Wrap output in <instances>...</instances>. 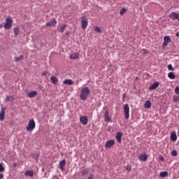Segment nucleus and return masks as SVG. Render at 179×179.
I'll return each instance as SVG.
<instances>
[{"label": "nucleus", "instance_id": "nucleus-1", "mask_svg": "<svg viewBox=\"0 0 179 179\" xmlns=\"http://www.w3.org/2000/svg\"><path fill=\"white\" fill-rule=\"evenodd\" d=\"M89 94H90V89H89V87H84L81 90L80 99L83 100V101H85V100H87V97H89Z\"/></svg>", "mask_w": 179, "mask_h": 179}, {"label": "nucleus", "instance_id": "nucleus-2", "mask_svg": "<svg viewBox=\"0 0 179 179\" xmlns=\"http://www.w3.org/2000/svg\"><path fill=\"white\" fill-rule=\"evenodd\" d=\"M80 23H81V27L83 30H85L87 28V26H89V20L86 17V16L83 15L80 17Z\"/></svg>", "mask_w": 179, "mask_h": 179}, {"label": "nucleus", "instance_id": "nucleus-3", "mask_svg": "<svg viewBox=\"0 0 179 179\" xmlns=\"http://www.w3.org/2000/svg\"><path fill=\"white\" fill-rule=\"evenodd\" d=\"M12 23H13V20H12V17H8L6 19V23L3 25L4 29H6V30H9V29L12 27Z\"/></svg>", "mask_w": 179, "mask_h": 179}, {"label": "nucleus", "instance_id": "nucleus-4", "mask_svg": "<svg viewBox=\"0 0 179 179\" xmlns=\"http://www.w3.org/2000/svg\"><path fill=\"white\" fill-rule=\"evenodd\" d=\"M34 128H36V122H34V119H31L27 126V131L31 132Z\"/></svg>", "mask_w": 179, "mask_h": 179}, {"label": "nucleus", "instance_id": "nucleus-5", "mask_svg": "<svg viewBox=\"0 0 179 179\" xmlns=\"http://www.w3.org/2000/svg\"><path fill=\"white\" fill-rule=\"evenodd\" d=\"M124 113L125 120H128L129 118V105L128 103L124 106Z\"/></svg>", "mask_w": 179, "mask_h": 179}, {"label": "nucleus", "instance_id": "nucleus-6", "mask_svg": "<svg viewBox=\"0 0 179 179\" xmlns=\"http://www.w3.org/2000/svg\"><path fill=\"white\" fill-rule=\"evenodd\" d=\"M57 26V20L55 18H52L50 22H48L45 24L46 27H55Z\"/></svg>", "mask_w": 179, "mask_h": 179}, {"label": "nucleus", "instance_id": "nucleus-7", "mask_svg": "<svg viewBox=\"0 0 179 179\" xmlns=\"http://www.w3.org/2000/svg\"><path fill=\"white\" fill-rule=\"evenodd\" d=\"M169 43H171V39L170 38V36H164V43L162 44L163 47H167Z\"/></svg>", "mask_w": 179, "mask_h": 179}, {"label": "nucleus", "instance_id": "nucleus-8", "mask_svg": "<svg viewBox=\"0 0 179 179\" xmlns=\"http://www.w3.org/2000/svg\"><path fill=\"white\" fill-rule=\"evenodd\" d=\"M5 111H6V108L1 107L0 110V121L5 120Z\"/></svg>", "mask_w": 179, "mask_h": 179}, {"label": "nucleus", "instance_id": "nucleus-9", "mask_svg": "<svg viewBox=\"0 0 179 179\" xmlns=\"http://www.w3.org/2000/svg\"><path fill=\"white\" fill-rule=\"evenodd\" d=\"M88 122L89 120L87 119V116L80 117V122H82L83 125H87Z\"/></svg>", "mask_w": 179, "mask_h": 179}, {"label": "nucleus", "instance_id": "nucleus-10", "mask_svg": "<svg viewBox=\"0 0 179 179\" xmlns=\"http://www.w3.org/2000/svg\"><path fill=\"white\" fill-rule=\"evenodd\" d=\"M114 143H115V142L114 141V140H110L108 142L106 143L105 144V148L106 149H110V148H112V146H114Z\"/></svg>", "mask_w": 179, "mask_h": 179}, {"label": "nucleus", "instance_id": "nucleus-11", "mask_svg": "<svg viewBox=\"0 0 179 179\" xmlns=\"http://www.w3.org/2000/svg\"><path fill=\"white\" fill-rule=\"evenodd\" d=\"M65 164H66V161L65 159L62 160L59 163V166L61 171H64L65 170Z\"/></svg>", "mask_w": 179, "mask_h": 179}, {"label": "nucleus", "instance_id": "nucleus-12", "mask_svg": "<svg viewBox=\"0 0 179 179\" xmlns=\"http://www.w3.org/2000/svg\"><path fill=\"white\" fill-rule=\"evenodd\" d=\"M122 135H124L122 132L120 131L116 134L115 138L119 143H121V142H122Z\"/></svg>", "mask_w": 179, "mask_h": 179}, {"label": "nucleus", "instance_id": "nucleus-13", "mask_svg": "<svg viewBox=\"0 0 179 179\" xmlns=\"http://www.w3.org/2000/svg\"><path fill=\"white\" fill-rule=\"evenodd\" d=\"M104 120H105V121H107V122H110V121H111V118H110V113L108 112V109H107L105 111Z\"/></svg>", "mask_w": 179, "mask_h": 179}, {"label": "nucleus", "instance_id": "nucleus-14", "mask_svg": "<svg viewBox=\"0 0 179 179\" xmlns=\"http://www.w3.org/2000/svg\"><path fill=\"white\" fill-rule=\"evenodd\" d=\"M24 175L27 177H31L33 178V176H34V171L33 170H27L24 173Z\"/></svg>", "mask_w": 179, "mask_h": 179}, {"label": "nucleus", "instance_id": "nucleus-15", "mask_svg": "<svg viewBox=\"0 0 179 179\" xmlns=\"http://www.w3.org/2000/svg\"><path fill=\"white\" fill-rule=\"evenodd\" d=\"M170 19H173V20H177L179 18V14L176 13H172L169 15Z\"/></svg>", "mask_w": 179, "mask_h": 179}, {"label": "nucleus", "instance_id": "nucleus-16", "mask_svg": "<svg viewBox=\"0 0 179 179\" xmlns=\"http://www.w3.org/2000/svg\"><path fill=\"white\" fill-rule=\"evenodd\" d=\"M38 94V92L37 91H31V92L27 94V96L29 97V99H33V97H36Z\"/></svg>", "mask_w": 179, "mask_h": 179}, {"label": "nucleus", "instance_id": "nucleus-17", "mask_svg": "<svg viewBox=\"0 0 179 179\" xmlns=\"http://www.w3.org/2000/svg\"><path fill=\"white\" fill-rule=\"evenodd\" d=\"M14 101H15V96H8L5 99L6 103H8V101H10V103H13Z\"/></svg>", "mask_w": 179, "mask_h": 179}, {"label": "nucleus", "instance_id": "nucleus-18", "mask_svg": "<svg viewBox=\"0 0 179 179\" xmlns=\"http://www.w3.org/2000/svg\"><path fill=\"white\" fill-rule=\"evenodd\" d=\"M138 159L141 162H146L148 160V155L145 154L138 156Z\"/></svg>", "mask_w": 179, "mask_h": 179}, {"label": "nucleus", "instance_id": "nucleus-19", "mask_svg": "<svg viewBox=\"0 0 179 179\" xmlns=\"http://www.w3.org/2000/svg\"><path fill=\"white\" fill-rule=\"evenodd\" d=\"M159 82H155L150 87V90H155L156 89H157V87H159Z\"/></svg>", "mask_w": 179, "mask_h": 179}, {"label": "nucleus", "instance_id": "nucleus-20", "mask_svg": "<svg viewBox=\"0 0 179 179\" xmlns=\"http://www.w3.org/2000/svg\"><path fill=\"white\" fill-rule=\"evenodd\" d=\"M79 58V53L74 52L70 55V59H78Z\"/></svg>", "mask_w": 179, "mask_h": 179}, {"label": "nucleus", "instance_id": "nucleus-21", "mask_svg": "<svg viewBox=\"0 0 179 179\" xmlns=\"http://www.w3.org/2000/svg\"><path fill=\"white\" fill-rule=\"evenodd\" d=\"M50 80L52 82V83H53V85H57V83H58V78H57V77L52 76L50 77Z\"/></svg>", "mask_w": 179, "mask_h": 179}, {"label": "nucleus", "instance_id": "nucleus-22", "mask_svg": "<svg viewBox=\"0 0 179 179\" xmlns=\"http://www.w3.org/2000/svg\"><path fill=\"white\" fill-rule=\"evenodd\" d=\"M145 108H150L152 107V102L150 101H147L144 104Z\"/></svg>", "mask_w": 179, "mask_h": 179}, {"label": "nucleus", "instance_id": "nucleus-23", "mask_svg": "<svg viewBox=\"0 0 179 179\" xmlns=\"http://www.w3.org/2000/svg\"><path fill=\"white\" fill-rule=\"evenodd\" d=\"M23 58H24L23 55H20V57H15L14 61L15 62H20Z\"/></svg>", "mask_w": 179, "mask_h": 179}, {"label": "nucleus", "instance_id": "nucleus-24", "mask_svg": "<svg viewBox=\"0 0 179 179\" xmlns=\"http://www.w3.org/2000/svg\"><path fill=\"white\" fill-rule=\"evenodd\" d=\"M64 85H73V81L71 79H66L64 81Z\"/></svg>", "mask_w": 179, "mask_h": 179}, {"label": "nucleus", "instance_id": "nucleus-25", "mask_svg": "<svg viewBox=\"0 0 179 179\" xmlns=\"http://www.w3.org/2000/svg\"><path fill=\"white\" fill-rule=\"evenodd\" d=\"M168 77L169 78V79H176V75L173 72H169L168 73Z\"/></svg>", "mask_w": 179, "mask_h": 179}, {"label": "nucleus", "instance_id": "nucleus-26", "mask_svg": "<svg viewBox=\"0 0 179 179\" xmlns=\"http://www.w3.org/2000/svg\"><path fill=\"white\" fill-rule=\"evenodd\" d=\"M160 177H167V176H169V172L167 171H163V172H160L159 173Z\"/></svg>", "mask_w": 179, "mask_h": 179}, {"label": "nucleus", "instance_id": "nucleus-27", "mask_svg": "<svg viewBox=\"0 0 179 179\" xmlns=\"http://www.w3.org/2000/svg\"><path fill=\"white\" fill-rule=\"evenodd\" d=\"M171 141H177V134H176V133H173L171 135Z\"/></svg>", "mask_w": 179, "mask_h": 179}, {"label": "nucleus", "instance_id": "nucleus-28", "mask_svg": "<svg viewBox=\"0 0 179 179\" xmlns=\"http://www.w3.org/2000/svg\"><path fill=\"white\" fill-rule=\"evenodd\" d=\"M65 29H66V24H63L61 26L60 30H59V31L60 33H64V31H65Z\"/></svg>", "mask_w": 179, "mask_h": 179}, {"label": "nucleus", "instance_id": "nucleus-29", "mask_svg": "<svg viewBox=\"0 0 179 179\" xmlns=\"http://www.w3.org/2000/svg\"><path fill=\"white\" fill-rule=\"evenodd\" d=\"M13 31H14L15 36H19L20 31H19V28L18 27H15L13 29Z\"/></svg>", "mask_w": 179, "mask_h": 179}, {"label": "nucleus", "instance_id": "nucleus-30", "mask_svg": "<svg viewBox=\"0 0 179 179\" xmlns=\"http://www.w3.org/2000/svg\"><path fill=\"white\" fill-rule=\"evenodd\" d=\"M88 173H89V171L87 169H83L81 171L82 176H86L88 174Z\"/></svg>", "mask_w": 179, "mask_h": 179}, {"label": "nucleus", "instance_id": "nucleus-31", "mask_svg": "<svg viewBox=\"0 0 179 179\" xmlns=\"http://www.w3.org/2000/svg\"><path fill=\"white\" fill-rule=\"evenodd\" d=\"M125 12H127V8H122L120 11V15H121V16H122V15H124L125 13Z\"/></svg>", "mask_w": 179, "mask_h": 179}, {"label": "nucleus", "instance_id": "nucleus-32", "mask_svg": "<svg viewBox=\"0 0 179 179\" xmlns=\"http://www.w3.org/2000/svg\"><path fill=\"white\" fill-rule=\"evenodd\" d=\"M173 100L174 103H177V101H179V96L174 95L173 96Z\"/></svg>", "mask_w": 179, "mask_h": 179}, {"label": "nucleus", "instance_id": "nucleus-33", "mask_svg": "<svg viewBox=\"0 0 179 179\" xmlns=\"http://www.w3.org/2000/svg\"><path fill=\"white\" fill-rule=\"evenodd\" d=\"M94 30L96 33H101V29L99 27H95Z\"/></svg>", "mask_w": 179, "mask_h": 179}, {"label": "nucleus", "instance_id": "nucleus-34", "mask_svg": "<svg viewBox=\"0 0 179 179\" xmlns=\"http://www.w3.org/2000/svg\"><path fill=\"white\" fill-rule=\"evenodd\" d=\"M171 155H172V156L176 157V156H177V155H178L177 150H172Z\"/></svg>", "mask_w": 179, "mask_h": 179}, {"label": "nucleus", "instance_id": "nucleus-35", "mask_svg": "<svg viewBox=\"0 0 179 179\" xmlns=\"http://www.w3.org/2000/svg\"><path fill=\"white\" fill-rule=\"evenodd\" d=\"M2 171H5V168H3L2 164H0V172L2 173Z\"/></svg>", "mask_w": 179, "mask_h": 179}, {"label": "nucleus", "instance_id": "nucleus-36", "mask_svg": "<svg viewBox=\"0 0 179 179\" xmlns=\"http://www.w3.org/2000/svg\"><path fill=\"white\" fill-rule=\"evenodd\" d=\"M125 170H127V171H131L132 170V167H131L129 166H126Z\"/></svg>", "mask_w": 179, "mask_h": 179}, {"label": "nucleus", "instance_id": "nucleus-37", "mask_svg": "<svg viewBox=\"0 0 179 179\" xmlns=\"http://www.w3.org/2000/svg\"><path fill=\"white\" fill-rule=\"evenodd\" d=\"M168 69L169 71H174V68H173V66L171 64L168 65Z\"/></svg>", "mask_w": 179, "mask_h": 179}, {"label": "nucleus", "instance_id": "nucleus-38", "mask_svg": "<svg viewBox=\"0 0 179 179\" xmlns=\"http://www.w3.org/2000/svg\"><path fill=\"white\" fill-rule=\"evenodd\" d=\"M175 93H176V94H179V87H176Z\"/></svg>", "mask_w": 179, "mask_h": 179}, {"label": "nucleus", "instance_id": "nucleus-39", "mask_svg": "<svg viewBox=\"0 0 179 179\" xmlns=\"http://www.w3.org/2000/svg\"><path fill=\"white\" fill-rule=\"evenodd\" d=\"M94 174H91L89 177L88 179H94Z\"/></svg>", "mask_w": 179, "mask_h": 179}, {"label": "nucleus", "instance_id": "nucleus-40", "mask_svg": "<svg viewBox=\"0 0 179 179\" xmlns=\"http://www.w3.org/2000/svg\"><path fill=\"white\" fill-rule=\"evenodd\" d=\"M142 52H143V54H148V50H146V49H143Z\"/></svg>", "mask_w": 179, "mask_h": 179}, {"label": "nucleus", "instance_id": "nucleus-41", "mask_svg": "<svg viewBox=\"0 0 179 179\" xmlns=\"http://www.w3.org/2000/svg\"><path fill=\"white\" fill-rule=\"evenodd\" d=\"M45 75H47V72L44 71L43 73H42L41 76H44Z\"/></svg>", "mask_w": 179, "mask_h": 179}, {"label": "nucleus", "instance_id": "nucleus-42", "mask_svg": "<svg viewBox=\"0 0 179 179\" xmlns=\"http://www.w3.org/2000/svg\"><path fill=\"white\" fill-rule=\"evenodd\" d=\"M14 124H15V121H11L10 122L11 127H13Z\"/></svg>", "mask_w": 179, "mask_h": 179}, {"label": "nucleus", "instance_id": "nucleus-43", "mask_svg": "<svg viewBox=\"0 0 179 179\" xmlns=\"http://www.w3.org/2000/svg\"><path fill=\"white\" fill-rule=\"evenodd\" d=\"M17 166V164H16V163L13 164V167H16Z\"/></svg>", "mask_w": 179, "mask_h": 179}, {"label": "nucleus", "instance_id": "nucleus-44", "mask_svg": "<svg viewBox=\"0 0 179 179\" xmlns=\"http://www.w3.org/2000/svg\"><path fill=\"white\" fill-rule=\"evenodd\" d=\"M2 178H3V174L0 173V179H2Z\"/></svg>", "mask_w": 179, "mask_h": 179}, {"label": "nucleus", "instance_id": "nucleus-45", "mask_svg": "<svg viewBox=\"0 0 179 179\" xmlns=\"http://www.w3.org/2000/svg\"><path fill=\"white\" fill-rule=\"evenodd\" d=\"M176 37H179V31L176 33Z\"/></svg>", "mask_w": 179, "mask_h": 179}, {"label": "nucleus", "instance_id": "nucleus-46", "mask_svg": "<svg viewBox=\"0 0 179 179\" xmlns=\"http://www.w3.org/2000/svg\"><path fill=\"white\" fill-rule=\"evenodd\" d=\"M135 80H138V77H136Z\"/></svg>", "mask_w": 179, "mask_h": 179}, {"label": "nucleus", "instance_id": "nucleus-47", "mask_svg": "<svg viewBox=\"0 0 179 179\" xmlns=\"http://www.w3.org/2000/svg\"><path fill=\"white\" fill-rule=\"evenodd\" d=\"M161 160H162V161L164 160V158L162 157Z\"/></svg>", "mask_w": 179, "mask_h": 179}, {"label": "nucleus", "instance_id": "nucleus-48", "mask_svg": "<svg viewBox=\"0 0 179 179\" xmlns=\"http://www.w3.org/2000/svg\"><path fill=\"white\" fill-rule=\"evenodd\" d=\"M2 27V25H0V28Z\"/></svg>", "mask_w": 179, "mask_h": 179}, {"label": "nucleus", "instance_id": "nucleus-49", "mask_svg": "<svg viewBox=\"0 0 179 179\" xmlns=\"http://www.w3.org/2000/svg\"><path fill=\"white\" fill-rule=\"evenodd\" d=\"M178 22H179V18L178 17Z\"/></svg>", "mask_w": 179, "mask_h": 179}]
</instances>
